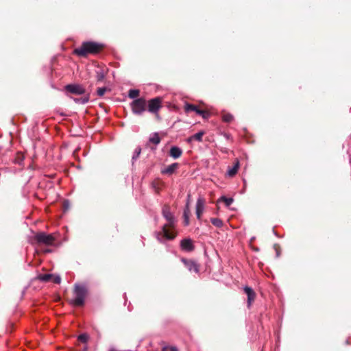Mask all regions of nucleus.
Here are the masks:
<instances>
[{"label":"nucleus","instance_id":"1","mask_svg":"<svg viewBox=\"0 0 351 351\" xmlns=\"http://www.w3.org/2000/svg\"><path fill=\"white\" fill-rule=\"evenodd\" d=\"M162 216L166 219L167 223H165L162 228L164 237L169 240L173 239L176 237V232H173L175 225V219L173 214L170 211V208L167 205H165L162 210Z\"/></svg>","mask_w":351,"mask_h":351},{"label":"nucleus","instance_id":"2","mask_svg":"<svg viewBox=\"0 0 351 351\" xmlns=\"http://www.w3.org/2000/svg\"><path fill=\"white\" fill-rule=\"evenodd\" d=\"M104 46L95 42H84L82 45L73 50V53L80 57L86 58L88 54H97L101 51Z\"/></svg>","mask_w":351,"mask_h":351},{"label":"nucleus","instance_id":"3","mask_svg":"<svg viewBox=\"0 0 351 351\" xmlns=\"http://www.w3.org/2000/svg\"><path fill=\"white\" fill-rule=\"evenodd\" d=\"M32 244L41 246H53L56 241L55 237L51 234H47L45 232H38L35 234L32 239Z\"/></svg>","mask_w":351,"mask_h":351},{"label":"nucleus","instance_id":"4","mask_svg":"<svg viewBox=\"0 0 351 351\" xmlns=\"http://www.w3.org/2000/svg\"><path fill=\"white\" fill-rule=\"evenodd\" d=\"M73 292L75 298L71 303L76 306H82L84 304V300L88 293L86 287L84 285H75Z\"/></svg>","mask_w":351,"mask_h":351},{"label":"nucleus","instance_id":"5","mask_svg":"<svg viewBox=\"0 0 351 351\" xmlns=\"http://www.w3.org/2000/svg\"><path fill=\"white\" fill-rule=\"evenodd\" d=\"M132 111L136 115H141L147 109V101L141 97L134 99L131 103Z\"/></svg>","mask_w":351,"mask_h":351},{"label":"nucleus","instance_id":"6","mask_svg":"<svg viewBox=\"0 0 351 351\" xmlns=\"http://www.w3.org/2000/svg\"><path fill=\"white\" fill-rule=\"evenodd\" d=\"M161 103L162 99L158 97L149 100L148 103H147L148 111L154 114H157L158 111L162 108ZM156 117H158V115L156 114Z\"/></svg>","mask_w":351,"mask_h":351},{"label":"nucleus","instance_id":"7","mask_svg":"<svg viewBox=\"0 0 351 351\" xmlns=\"http://www.w3.org/2000/svg\"><path fill=\"white\" fill-rule=\"evenodd\" d=\"M184 110L186 112L194 111L197 114L202 116V118H204V119H208L209 117L210 116V113L208 111L202 110L199 108L197 106L193 104H186V105L184 106Z\"/></svg>","mask_w":351,"mask_h":351},{"label":"nucleus","instance_id":"8","mask_svg":"<svg viewBox=\"0 0 351 351\" xmlns=\"http://www.w3.org/2000/svg\"><path fill=\"white\" fill-rule=\"evenodd\" d=\"M65 90L74 95H84L86 93L85 88L80 84H68L65 86Z\"/></svg>","mask_w":351,"mask_h":351},{"label":"nucleus","instance_id":"9","mask_svg":"<svg viewBox=\"0 0 351 351\" xmlns=\"http://www.w3.org/2000/svg\"><path fill=\"white\" fill-rule=\"evenodd\" d=\"M243 290L247 296V306L250 307L252 305V302L254 301V300L256 297V294L255 291L251 287H247V286L243 288Z\"/></svg>","mask_w":351,"mask_h":351},{"label":"nucleus","instance_id":"10","mask_svg":"<svg viewBox=\"0 0 351 351\" xmlns=\"http://www.w3.org/2000/svg\"><path fill=\"white\" fill-rule=\"evenodd\" d=\"M108 68L104 66H98L95 73V77L97 82H102L105 79L107 73H108Z\"/></svg>","mask_w":351,"mask_h":351},{"label":"nucleus","instance_id":"11","mask_svg":"<svg viewBox=\"0 0 351 351\" xmlns=\"http://www.w3.org/2000/svg\"><path fill=\"white\" fill-rule=\"evenodd\" d=\"M205 200L204 199L199 197L197 199L196 202V215L197 218L200 220L202 218V213L204 210Z\"/></svg>","mask_w":351,"mask_h":351},{"label":"nucleus","instance_id":"12","mask_svg":"<svg viewBox=\"0 0 351 351\" xmlns=\"http://www.w3.org/2000/svg\"><path fill=\"white\" fill-rule=\"evenodd\" d=\"M180 247L183 250L191 252L194 250L195 246L191 239H184L180 241Z\"/></svg>","mask_w":351,"mask_h":351},{"label":"nucleus","instance_id":"13","mask_svg":"<svg viewBox=\"0 0 351 351\" xmlns=\"http://www.w3.org/2000/svg\"><path fill=\"white\" fill-rule=\"evenodd\" d=\"M182 261L190 271L198 272L199 268L196 263L191 260L182 258Z\"/></svg>","mask_w":351,"mask_h":351},{"label":"nucleus","instance_id":"14","mask_svg":"<svg viewBox=\"0 0 351 351\" xmlns=\"http://www.w3.org/2000/svg\"><path fill=\"white\" fill-rule=\"evenodd\" d=\"M182 151L180 148L173 146L170 149L169 155L173 158H178L182 156Z\"/></svg>","mask_w":351,"mask_h":351},{"label":"nucleus","instance_id":"15","mask_svg":"<svg viewBox=\"0 0 351 351\" xmlns=\"http://www.w3.org/2000/svg\"><path fill=\"white\" fill-rule=\"evenodd\" d=\"M179 167V164L177 162L173 163L167 166L165 169L162 171V173L171 175L175 172V171Z\"/></svg>","mask_w":351,"mask_h":351},{"label":"nucleus","instance_id":"16","mask_svg":"<svg viewBox=\"0 0 351 351\" xmlns=\"http://www.w3.org/2000/svg\"><path fill=\"white\" fill-rule=\"evenodd\" d=\"M239 167V162L238 160H237L234 166L231 168H229V169L228 170V173H227L228 175L230 177L234 176L238 171Z\"/></svg>","mask_w":351,"mask_h":351},{"label":"nucleus","instance_id":"17","mask_svg":"<svg viewBox=\"0 0 351 351\" xmlns=\"http://www.w3.org/2000/svg\"><path fill=\"white\" fill-rule=\"evenodd\" d=\"M221 118L223 121L226 123H230L234 120V116L224 110L221 112Z\"/></svg>","mask_w":351,"mask_h":351},{"label":"nucleus","instance_id":"18","mask_svg":"<svg viewBox=\"0 0 351 351\" xmlns=\"http://www.w3.org/2000/svg\"><path fill=\"white\" fill-rule=\"evenodd\" d=\"M164 183L160 180H155L152 182V185L156 193H159Z\"/></svg>","mask_w":351,"mask_h":351},{"label":"nucleus","instance_id":"19","mask_svg":"<svg viewBox=\"0 0 351 351\" xmlns=\"http://www.w3.org/2000/svg\"><path fill=\"white\" fill-rule=\"evenodd\" d=\"M204 135V132L200 131V132L196 133L195 134L191 136V137H189L188 141H191L194 140V141L201 142L202 141V137Z\"/></svg>","mask_w":351,"mask_h":351},{"label":"nucleus","instance_id":"20","mask_svg":"<svg viewBox=\"0 0 351 351\" xmlns=\"http://www.w3.org/2000/svg\"><path fill=\"white\" fill-rule=\"evenodd\" d=\"M222 202L225 204V205L228 207L231 205V204L233 202V199L231 198V197H226L225 196H222L219 199H218V202Z\"/></svg>","mask_w":351,"mask_h":351},{"label":"nucleus","instance_id":"21","mask_svg":"<svg viewBox=\"0 0 351 351\" xmlns=\"http://www.w3.org/2000/svg\"><path fill=\"white\" fill-rule=\"evenodd\" d=\"M149 142L154 145H158L160 142V138L158 133H154L149 139Z\"/></svg>","mask_w":351,"mask_h":351},{"label":"nucleus","instance_id":"22","mask_svg":"<svg viewBox=\"0 0 351 351\" xmlns=\"http://www.w3.org/2000/svg\"><path fill=\"white\" fill-rule=\"evenodd\" d=\"M53 277V274H40L38 276V279L43 282H49V281L51 280Z\"/></svg>","mask_w":351,"mask_h":351},{"label":"nucleus","instance_id":"23","mask_svg":"<svg viewBox=\"0 0 351 351\" xmlns=\"http://www.w3.org/2000/svg\"><path fill=\"white\" fill-rule=\"evenodd\" d=\"M210 221L213 223V225L217 228H221L223 225V221L219 218H211Z\"/></svg>","mask_w":351,"mask_h":351},{"label":"nucleus","instance_id":"24","mask_svg":"<svg viewBox=\"0 0 351 351\" xmlns=\"http://www.w3.org/2000/svg\"><path fill=\"white\" fill-rule=\"evenodd\" d=\"M140 91L137 89H131L128 92V97L131 99H134L138 97Z\"/></svg>","mask_w":351,"mask_h":351},{"label":"nucleus","instance_id":"25","mask_svg":"<svg viewBox=\"0 0 351 351\" xmlns=\"http://www.w3.org/2000/svg\"><path fill=\"white\" fill-rule=\"evenodd\" d=\"M23 159H24L23 154L21 152H18V153H16V155L15 156L14 162L16 164L20 165L23 162Z\"/></svg>","mask_w":351,"mask_h":351},{"label":"nucleus","instance_id":"26","mask_svg":"<svg viewBox=\"0 0 351 351\" xmlns=\"http://www.w3.org/2000/svg\"><path fill=\"white\" fill-rule=\"evenodd\" d=\"M89 99H90L89 94H87L82 97L75 99V101L77 103L86 104L89 101Z\"/></svg>","mask_w":351,"mask_h":351},{"label":"nucleus","instance_id":"27","mask_svg":"<svg viewBox=\"0 0 351 351\" xmlns=\"http://www.w3.org/2000/svg\"><path fill=\"white\" fill-rule=\"evenodd\" d=\"M106 91H110V89L107 88L106 87L99 88L97 90V94L98 96L102 97Z\"/></svg>","mask_w":351,"mask_h":351},{"label":"nucleus","instance_id":"28","mask_svg":"<svg viewBox=\"0 0 351 351\" xmlns=\"http://www.w3.org/2000/svg\"><path fill=\"white\" fill-rule=\"evenodd\" d=\"M88 338H89V336L87 334L84 333V334H81L80 335H79L78 340L82 343H86Z\"/></svg>","mask_w":351,"mask_h":351},{"label":"nucleus","instance_id":"29","mask_svg":"<svg viewBox=\"0 0 351 351\" xmlns=\"http://www.w3.org/2000/svg\"><path fill=\"white\" fill-rule=\"evenodd\" d=\"M141 147H137L135 149L134 154V155L132 156V159L133 160L136 159L139 156V155L141 154Z\"/></svg>","mask_w":351,"mask_h":351},{"label":"nucleus","instance_id":"30","mask_svg":"<svg viewBox=\"0 0 351 351\" xmlns=\"http://www.w3.org/2000/svg\"><path fill=\"white\" fill-rule=\"evenodd\" d=\"M190 215H191L183 214L184 225L186 226L189 225V217H190Z\"/></svg>","mask_w":351,"mask_h":351},{"label":"nucleus","instance_id":"31","mask_svg":"<svg viewBox=\"0 0 351 351\" xmlns=\"http://www.w3.org/2000/svg\"><path fill=\"white\" fill-rule=\"evenodd\" d=\"M274 249L275 250L276 252V256H279V254H280V246L279 244L278 243H275L274 245Z\"/></svg>","mask_w":351,"mask_h":351},{"label":"nucleus","instance_id":"32","mask_svg":"<svg viewBox=\"0 0 351 351\" xmlns=\"http://www.w3.org/2000/svg\"><path fill=\"white\" fill-rule=\"evenodd\" d=\"M51 280L56 284H60L61 282V278L58 276L53 275V277L52 278Z\"/></svg>","mask_w":351,"mask_h":351},{"label":"nucleus","instance_id":"33","mask_svg":"<svg viewBox=\"0 0 351 351\" xmlns=\"http://www.w3.org/2000/svg\"><path fill=\"white\" fill-rule=\"evenodd\" d=\"M183 214L191 215V210L189 208V202H187Z\"/></svg>","mask_w":351,"mask_h":351},{"label":"nucleus","instance_id":"34","mask_svg":"<svg viewBox=\"0 0 351 351\" xmlns=\"http://www.w3.org/2000/svg\"><path fill=\"white\" fill-rule=\"evenodd\" d=\"M171 346H164L162 348V351H171Z\"/></svg>","mask_w":351,"mask_h":351},{"label":"nucleus","instance_id":"35","mask_svg":"<svg viewBox=\"0 0 351 351\" xmlns=\"http://www.w3.org/2000/svg\"><path fill=\"white\" fill-rule=\"evenodd\" d=\"M171 351H178V349L176 348V347L175 346H171Z\"/></svg>","mask_w":351,"mask_h":351},{"label":"nucleus","instance_id":"36","mask_svg":"<svg viewBox=\"0 0 351 351\" xmlns=\"http://www.w3.org/2000/svg\"><path fill=\"white\" fill-rule=\"evenodd\" d=\"M64 207H65V209H66V208H68V206H69V204H68V202H64Z\"/></svg>","mask_w":351,"mask_h":351},{"label":"nucleus","instance_id":"37","mask_svg":"<svg viewBox=\"0 0 351 351\" xmlns=\"http://www.w3.org/2000/svg\"><path fill=\"white\" fill-rule=\"evenodd\" d=\"M43 252H44L45 253H49V252H51V250H49V249H47V250H45Z\"/></svg>","mask_w":351,"mask_h":351}]
</instances>
